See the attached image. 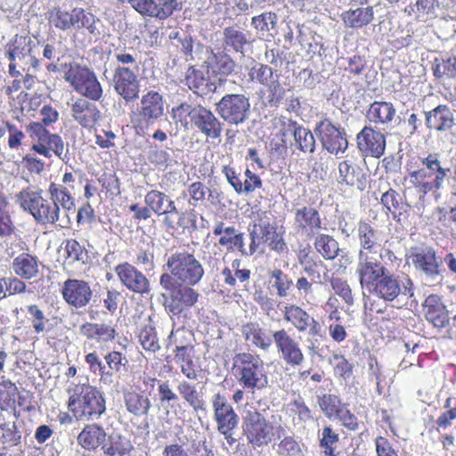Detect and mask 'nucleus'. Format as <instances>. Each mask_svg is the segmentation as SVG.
<instances>
[{
  "instance_id": "1",
  "label": "nucleus",
  "mask_w": 456,
  "mask_h": 456,
  "mask_svg": "<svg viewBox=\"0 0 456 456\" xmlns=\"http://www.w3.org/2000/svg\"><path fill=\"white\" fill-rule=\"evenodd\" d=\"M68 409L77 419L94 420L106 411V402L102 393L89 384H70Z\"/></svg>"
},
{
  "instance_id": "2",
  "label": "nucleus",
  "mask_w": 456,
  "mask_h": 456,
  "mask_svg": "<svg viewBox=\"0 0 456 456\" xmlns=\"http://www.w3.org/2000/svg\"><path fill=\"white\" fill-rule=\"evenodd\" d=\"M166 265L169 273H162L159 278L162 288H171L173 281L197 285L205 274L201 262L186 250L171 254L167 257Z\"/></svg>"
},
{
  "instance_id": "3",
  "label": "nucleus",
  "mask_w": 456,
  "mask_h": 456,
  "mask_svg": "<svg viewBox=\"0 0 456 456\" xmlns=\"http://www.w3.org/2000/svg\"><path fill=\"white\" fill-rule=\"evenodd\" d=\"M18 199L20 207L28 211L38 224L69 228L68 218L61 217L60 208L52 200L44 199L42 191L22 190L18 194Z\"/></svg>"
},
{
  "instance_id": "4",
  "label": "nucleus",
  "mask_w": 456,
  "mask_h": 456,
  "mask_svg": "<svg viewBox=\"0 0 456 456\" xmlns=\"http://www.w3.org/2000/svg\"><path fill=\"white\" fill-rule=\"evenodd\" d=\"M175 111L180 117L190 118L191 124L207 137L217 139L221 136L223 123L208 108L201 104H194L191 102H183L180 103Z\"/></svg>"
},
{
  "instance_id": "5",
  "label": "nucleus",
  "mask_w": 456,
  "mask_h": 456,
  "mask_svg": "<svg viewBox=\"0 0 456 456\" xmlns=\"http://www.w3.org/2000/svg\"><path fill=\"white\" fill-rule=\"evenodd\" d=\"M249 97L244 94H226L216 103V111L228 125L239 126L251 115Z\"/></svg>"
},
{
  "instance_id": "6",
  "label": "nucleus",
  "mask_w": 456,
  "mask_h": 456,
  "mask_svg": "<svg viewBox=\"0 0 456 456\" xmlns=\"http://www.w3.org/2000/svg\"><path fill=\"white\" fill-rule=\"evenodd\" d=\"M375 283L370 293L385 301L406 304L413 297V283L409 278H400L387 272Z\"/></svg>"
},
{
  "instance_id": "7",
  "label": "nucleus",
  "mask_w": 456,
  "mask_h": 456,
  "mask_svg": "<svg viewBox=\"0 0 456 456\" xmlns=\"http://www.w3.org/2000/svg\"><path fill=\"white\" fill-rule=\"evenodd\" d=\"M235 364L240 366V383L243 388L262 389L267 385L263 361L256 355L249 353L237 354L234 357Z\"/></svg>"
},
{
  "instance_id": "8",
  "label": "nucleus",
  "mask_w": 456,
  "mask_h": 456,
  "mask_svg": "<svg viewBox=\"0 0 456 456\" xmlns=\"http://www.w3.org/2000/svg\"><path fill=\"white\" fill-rule=\"evenodd\" d=\"M249 237L251 252H256L262 245H267L277 253H282L287 248L283 237L278 233L277 227L270 224L267 216L254 222L249 228Z\"/></svg>"
},
{
  "instance_id": "9",
  "label": "nucleus",
  "mask_w": 456,
  "mask_h": 456,
  "mask_svg": "<svg viewBox=\"0 0 456 456\" xmlns=\"http://www.w3.org/2000/svg\"><path fill=\"white\" fill-rule=\"evenodd\" d=\"M64 79L69 82L74 90L83 96L98 101L102 95V88L96 76L86 67L78 64H69L65 71Z\"/></svg>"
},
{
  "instance_id": "10",
  "label": "nucleus",
  "mask_w": 456,
  "mask_h": 456,
  "mask_svg": "<svg viewBox=\"0 0 456 456\" xmlns=\"http://www.w3.org/2000/svg\"><path fill=\"white\" fill-rule=\"evenodd\" d=\"M242 432L253 447L269 444L273 436V426L259 411H248L242 417Z\"/></svg>"
},
{
  "instance_id": "11",
  "label": "nucleus",
  "mask_w": 456,
  "mask_h": 456,
  "mask_svg": "<svg viewBox=\"0 0 456 456\" xmlns=\"http://www.w3.org/2000/svg\"><path fill=\"white\" fill-rule=\"evenodd\" d=\"M409 258L416 271H418L428 282L439 283L443 279L442 261L436 256L432 247H417L411 248Z\"/></svg>"
},
{
  "instance_id": "12",
  "label": "nucleus",
  "mask_w": 456,
  "mask_h": 456,
  "mask_svg": "<svg viewBox=\"0 0 456 456\" xmlns=\"http://www.w3.org/2000/svg\"><path fill=\"white\" fill-rule=\"evenodd\" d=\"M314 131L322 148L330 154L337 156L346 151L348 142L345 129L339 125H335L330 118H323L317 122Z\"/></svg>"
},
{
  "instance_id": "13",
  "label": "nucleus",
  "mask_w": 456,
  "mask_h": 456,
  "mask_svg": "<svg viewBox=\"0 0 456 456\" xmlns=\"http://www.w3.org/2000/svg\"><path fill=\"white\" fill-rule=\"evenodd\" d=\"M171 288H163L169 291L168 297L163 294L164 306L167 313L179 315L185 308L193 306L200 294L192 288L194 285L173 281Z\"/></svg>"
},
{
  "instance_id": "14",
  "label": "nucleus",
  "mask_w": 456,
  "mask_h": 456,
  "mask_svg": "<svg viewBox=\"0 0 456 456\" xmlns=\"http://www.w3.org/2000/svg\"><path fill=\"white\" fill-rule=\"evenodd\" d=\"M33 40L28 36L16 35L13 40L6 45V56L11 61H18L22 70L36 71L39 69V61L32 48Z\"/></svg>"
},
{
  "instance_id": "15",
  "label": "nucleus",
  "mask_w": 456,
  "mask_h": 456,
  "mask_svg": "<svg viewBox=\"0 0 456 456\" xmlns=\"http://www.w3.org/2000/svg\"><path fill=\"white\" fill-rule=\"evenodd\" d=\"M379 258L380 255H370L363 250L359 252L356 273L361 286L369 292L388 270L382 265Z\"/></svg>"
},
{
  "instance_id": "16",
  "label": "nucleus",
  "mask_w": 456,
  "mask_h": 456,
  "mask_svg": "<svg viewBox=\"0 0 456 456\" xmlns=\"http://www.w3.org/2000/svg\"><path fill=\"white\" fill-rule=\"evenodd\" d=\"M272 337L281 358L289 366L296 367L305 361L299 344L285 329L272 332Z\"/></svg>"
},
{
  "instance_id": "17",
  "label": "nucleus",
  "mask_w": 456,
  "mask_h": 456,
  "mask_svg": "<svg viewBox=\"0 0 456 456\" xmlns=\"http://www.w3.org/2000/svg\"><path fill=\"white\" fill-rule=\"evenodd\" d=\"M144 201L158 216H164V224L169 228H174L175 220L180 219V213L171 198L166 193L152 190L144 198Z\"/></svg>"
},
{
  "instance_id": "18",
  "label": "nucleus",
  "mask_w": 456,
  "mask_h": 456,
  "mask_svg": "<svg viewBox=\"0 0 456 456\" xmlns=\"http://www.w3.org/2000/svg\"><path fill=\"white\" fill-rule=\"evenodd\" d=\"M61 294L68 305L75 308H83L92 300V305L97 306L96 299L93 298V290L88 282L85 281L68 279L63 283Z\"/></svg>"
},
{
  "instance_id": "19",
  "label": "nucleus",
  "mask_w": 456,
  "mask_h": 456,
  "mask_svg": "<svg viewBox=\"0 0 456 456\" xmlns=\"http://www.w3.org/2000/svg\"><path fill=\"white\" fill-rule=\"evenodd\" d=\"M357 148L362 156L380 158L386 150V137L380 131L365 126L356 135Z\"/></svg>"
},
{
  "instance_id": "20",
  "label": "nucleus",
  "mask_w": 456,
  "mask_h": 456,
  "mask_svg": "<svg viewBox=\"0 0 456 456\" xmlns=\"http://www.w3.org/2000/svg\"><path fill=\"white\" fill-rule=\"evenodd\" d=\"M114 89L126 102H131L139 97L140 85L133 69L118 66L113 75Z\"/></svg>"
},
{
  "instance_id": "21",
  "label": "nucleus",
  "mask_w": 456,
  "mask_h": 456,
  "mask_svg": "<svg viewBox=\"0 0 456 456\" xmlns=\"http://www.w3.org/2000/svg\"><path fill=\"white\" fill-rule=\"evenodd\" d=\"M119 281L131 292L144 295L151 292L148 278L129 263L119 264L115 267Z\"/></svg>"
},
{
  "instance_id": "22",
  "label": "nucleus",
  "mask_w": 456,
  "mask_h": 456,
  "mask_svg": "<svg viewBox=\"0 0 456 456\" xmlns=\"http://www.w3.org/2000/svg\"><path fill=\"white\" fill-rule=\"evenodd\" d=\"M283 318L299 333L307 331L308 335H321L320 322L298 305H285Z\"/></svg>"
},
{
  "instance_id": "23",
  "label": "nucleus",
  "mask_w": 456,
  "mask_h": 456,
  "mask_svg": "<svg viewBox=\"0 0 456 456\" xmlns=\"http://www.w3.org/2000/svg\"><path fill=\"white\" fill-rule=\"evenodd\" d=\"M212 403L218 431L224 436H229L230 431L238 427L239 416L225 397L220 394L214 395Z\"/></svg>"
},
{
  "instance_id": "24",
  "label": "nucleus",
  "mask_w": 456,
  "mask_h": 456,
  "mask_svg": "<svg viewBox=\"0 0 456 456\" xmlns=\"http://www.w3.org/2000/svg\"><path fill=\"white\" fill-rule=\"evenodd\" d=\"M164 115V101L160 94L150 91L142 95L138 113L141 125L151 126Z\"/></svg>"
},
{
  "instance_id": "25",
  "label": "nucleus",
  "mask_w": 456,
  "mask_h": 456,
  "mask_svg": "<svg viewBox=\"0 0 456 456\" xmlns=\"http://www.w3.org/2000/svg\"><path fill=\"white\" fill-rule=\"evenodd\" d=\"M184 80L187 86L200 97L215 93L217 88L210 78L208 66L190 67Z\"/></svg>"
},
{
  "instance_id": "26",
  "label": "nucleus",
  "mask_w": 456,
  "mask_h": 456,
  "mask_svg": "<svg viewBox=\"0 0 456 456\" xmlns=\"http://www.w3.org/2000/svg\"><path fill=\"white\" fill-rule=\"evenodd\" d=\"M396 110L394 105L388 102H374L370 104L366 118L370 122L383 126L384 128H391L393 123L398 119V123L404 121L401 115L395 118Z\"/></svg>"
},
{
  "instance_id": "27",
  "label": "nucleus",
  "mask_w": 456,
  "mask_h": 456,
  "mask_svg": "<svg viewBox=\"0 0 456 456\" xmlns=\"http://www.w3.org/2000/svg\"><path fill=\"white\" fill-rule=\"evenodd\" d=\"M424 307L426 320L436 329L442 330L444 328L450 326L449 312L437 296L431 295L428 297Z\"/></svg>"
},
{
  "instance_id": "28",
  "label": "nucleus",
  "mask_w": 456,
  "mask_h": 456,
  "mask_svg": "<svg viewBox=\"0 0 456 456\" xmlns=\"http://www.w3.org/2000/svg\"><path fill=\"white\" fill-rule=\"evenodd\" d=\"M338 182L362 191L367 186V175L356 164L350 160H343L338 164Z\"/></svg>"
},
{
  "instance_id": "29",
  "label": "nucleus",
  "mask_w": 456,
  "mask_h": 456,
  "mask_svg": "<svg viewBox=\"0 0 456 456\" xmlns=\"http://www.w3.org/2000/svg\"><path fill=\"white\" fill-rule=\"evenodd\" d=\"M254 41L249 31L245 30L237 23L224 28L223 45L224 48L230 47L242 56L245 55V46H250Z\"/></svg>"
},
{
  "instance_id": "30",
  "label": "nucleus",
  "mask_w": 456,
  "mask_h": 456,
  "mask_svg": "<svg viewBox=\"0 0 456 456\" xmlns=\"http://www.w3.org/2000/svg\"><path fill=\"white\" fill-rule=\"evenodd\" d=\"M424 114L428 129L446 132L452 130L455 125L454 114L447 105L440 104L429 111H425Z\"/></svg>"
},
{
  "instance_id": "31",
  "label": "nucleus",
  "mask_w": 456,
  "mask_h": 456,
  "mask_svg": "<svg viewBox=\"0 0 456 456\" xmlns=\"http://www.w3.org/2000/svg\"><path fill=\"white\" fill-rule=\"evenodd\" d=\"M108 435L104 428L98 424H88L82 429L77 436V443L84 449L95 451L100 448L104 451Z\"/></svg>"
},
{
  "instance_id": "32",
  "label": "nucleus",
  "mask_w": 456,
  "mask_h": 456,
  "mask_svg": "<svg viewBox=\"0 0 456 456\" xmlns=\"http://www.w3.org/2000/svg\"><path fill=\"white\" fill-rule=\"evenodd\" d=\"M48 192L52 202L64 211V215L61 217L68 218L69 227L71 225V216L76 212L75 200L69 190L63 184L52 183L49 185Z\"/></svg>"
},
{
  "instance_id": "33",
  "label": "nucleus",
  "mask_w": 456,
  "mask_h": 456,
  "mask_svg": "<svg viewBox=\"0 0 456 456\" xmlns=\"http://www.w3.org/2000/svg\"><path fill=\"white\" fill-rule=\"evenodd\" d=\"M40 265L41 263L36 256L22 252L13 258L11 270L16 276L23 280H31L38 276Z\"/></svg>"
},
{
  "instance_id": "34",
  "label": "nucleus",
  "mask_w": 456,
  "mask_h": 456,
  "mask_svg": "<svg viewBox=\"0 0 456 456\" xmlns=\"http://www.w3.org/2000/svg\"><path fill=\"white\" fill-rule=\"evenodd\" d=\"M73 118L83 127L94 126L101 118V111L94 103L78 99L71 106Z\"/></svg>"
},
{
  "instance_id": "35",
  "label": "nucleus",
  "mask_w": 456,
  "mask_h": 456,
  "mask_svg": "<svg viewBox=\"0 0 456 456\" xmlns=\"http://www.w3.org/2000/svg\"><path fill=\"white\" fill-rule=\"evenodd\" d=\"M206 63L214 74L224 77L231 75L236 67L235 61L226 53L225 48L220 47L211 50Z\"/></svg>"
},
{
  "instance_id": "36",
  "label": "nucleus",
  "mask_w": 456,
  "mask_h": 456,
  "mask_svg": "<svg viewBox=\"0 0 456 456\" xmlns=\"http://www.w3.org/2000/svg\"><path fill=\"white\" fill-rule=\"evenodd\" d=\"M181 8L182 3L178 0H148L142 15L165 20Z\"/></svg>"
},
{
  "instance_id": "37",
  "label": "nucleus",
  "mask_w": 456,
  "mask_h": 456,
  "mask_svg": "<svg viewBox=\"0 0 456 456\" xmlns=\"http://www.w3.org/2000/svg\"><path fill=\"white\" fill-rule=\"evenodd\" d=\"M124 403L127 411L138 418L147 416L152 406L147 395L132 390L124 393Z\"/></svg>"
},
{
  "instance_id": "38",
  "label": "nucleus",
  "mask_w": 456,
  "mask_h": 456,
  "mask_svg": "<svg viewBox=\"0 0 456 456\" xmlns=\"http://www.w3.org/2000/svg\"><path fill=\"white\" fill-rule=\"evenodd\" d=\"M242 335L247 341L264 351H268L273 341V337L256 322L245 324L242 327Z\"/></svg>"
},
{
  "instance_id": "39",
  "label": "nucleus",
  "mask_w": 456,
  "mask_h": 456,
  "mask_svg": "<svg viewBox=\"0 0 456 456\" xmlns=\"http://www.w3.org/2000/svg\"><path fill=\"white\" fill-rule=\"evenodd\" d=\"M374 17L373 8L358 7L342 12L341 18L346 27L351 28H361L371 22Z\"/></svg>"
},
{
  "instance_id": "40",
  "label": "nucleus",
  "mask_w": 456,
  "mask_h": 456,
  "mask_svg": "<svg viewBox=\"0 0 456 456\" xmlns=\"http://www.w3.org/2000/svg\"><path fill=\"white\" fill-rule=\"evenodd\" d=\"M192 351L191 346H176L174 350L175 361L179 363L182 373L189 379H197L198 372L192 360Z\"/></svg>"
},
{
  "instance_id": "41",
  "label": "nucleus",
  "mask_w": 456,
  "mask_h": 456,
  "mask_svg": "<svg viewBox=\"0 0 456 456\" xmlns=\"http://www.w3.org/2000/svg\"><path fill=\"white\" fill-rule=\"evenodd\" d=\"M291 127L296 148L304 153H314L315 151L316 142L311 130L297 125L296 122L292 124Z\"/></svg>"
},
{
  "instance_id": "42",
  "label": "nucleus",
  "mask_w": 456,
  "mask_h": 456,
  "mask_svg": "<svg viewBox=\"0 0 456 456\" xmlns=\"http://www.w3.org/2000/svg\"><path fill=\"white\" fill-rule=\"evenodd\" d=\"M295 224L301 230L310 229L313 232L322 228V221L319 212L311 207H304L295 211Z\"/></svg>"
},
{
  "instance_id": "43",
  "label": "nucleus",
  "mask_w": 456,
  "mask_h": 456,
  "mask_svg": "<svg viewBox=\"0 0 456 456\" xmlns=\"http://www.w3.org/2000/svg\"><path fill=\"white\" fill-rule=\"evenodd\" d=\"M177 391L194 411H206V403L202 398V389L197 391L195 385L183 380L177 385Z\"/></svg>"
},
{
  "instance_id": "44",
  "label": "nucleus",
  "mask_w": 456,
  "mask_h": 456,
  "mask_svg": "<svg viewBox=\"0 0 456 456\" xmlns=\"http://www.w3.org/2000/svg\"><path fill=\"white\" fill-rule=\"evenodd\" d=\"M278 17L275 12H265L251 19V26L256 30L259 37H273L276 32Z\"/></svg>"
},
{
  "instance_id": "45",
  "label": "nucleus",
  "mask_w": 456,
  "mask_h": 456,
  "mask_svg": "<svg viewBox=\"0 0 456 456\" xmlns=\"http://www.w3.org/2000/svg\"><path fill=\"white\" fill-rule=\"evenodd\" d=\"M75 14L76 8H73L71 12H68L61 7H53L47 12L49 22L61 30L75 28Z\"/></svg>"
},
{
  "instance_id": "46",
  "label": "nucleus",
  "mask_w": 456,
  "mask_h": 456,
  "mask_svg": "<svg viewBox=\"0 0 456 456\" xmlns=\"http://www.w3.org/2000/svg\"><path fill=\"white\" fill-rule=\"evenodd\" d=\"M358 237L361 250L366 251L370 255H379L377 248H379V245L377 243L376 232L369 224L364 222L359 224Z\"/></svg>"
},
{
  "instance_id": "47",
  "label": "nucleus",
  "mask_w": 456,
  "mask_h": 456,
  "mask_svg": "<svg viewBox=\"0 0 456 456\" xmlns=\"http://www.w3.org/2000/svg\"><path fill=\"white\" fill-rule=\"evenodd\" d=\"M314 247L327 260H332L338 255V242L328 234H318L314 240Z\"/></svg>"
},
{
  "instance_id": "48",
  "label": "nucleus",
  "mask_w": 456,
  "mask_h": 456,
  "mask_svg": "<svg viewBox=\"0 0 456 456\" xmlns=\"http://www.w3.org/2000/svg\"><path fill=\"white\" fill-rule=\"evenodd\" d=\"M286 95V89L281 86L278 79L272 80L266 86V95L263 100L265 107H278L282 102Z\"/></svg>"
},
{
  "instance_id": "49",
  "label": "nucleus",
  "mask_w": 456,
  "mask_h": 456,
  "mask_svg": "<svg viewBox=\"0 0 456 456\" xmlns=\"http://www.w3.org/2000/svg\"><path fill=\"white\" fill-rule=\"evenodd\" d=\"M65 252L70 264L79 263L85 265L88 262L87 250L76 240L70 239L65 241Z\"/></svg>"
},
{
  "instance_id": "50",
  "label": "nucleus",
  "mask_w": 456,
  "mask_h": 456,
  "mask_svg": "<svg viewBox=\"0 0 456 456\" xmlns=\"http://www.w3.org/2000/svg\"><path fill=\"white\" fill-rule=\"evenodd\" d=\"M380 202L387 209V213H391L394 217L396 216L397 210L406 211L409 205L401 201L399 193L394 189H389L381 196Z\"/></svg>"
},
{
  "instance_id": "51",
  "label": "nucleus",
  "mask_w": 456,
  "mask_h": 456,
  "mask_svg": "<svg viewBox=\"0 0 456 456\" xmlns=\"http://www.w3.org/2000/svg\"><path fill=\"white\" fill-rule=\"evenodd\" d=\"M422 164L427 166L429 170L435 175V188H441L444 179L447 176L448 173L451 172L450 168H444L441 166V162L434 155H428L422 160Z\"/></svg>"
},
{
  "instance_id": "52",
  "label": "nucleus",
  "mask_w": 456,
  "mask_h": 456,
  "mask_svg": "<svg viewBox=\"0 0 456 456\" xmlns=\"http://www.w3.org/2000/svg\"><path fill=\"white\" fill-rule=\"evenodd\" d=\"M138 338L142 346L146 351L155 353L160 348L155 328L151 325L144 326L140 330Z\"/></svg>"
},
{
  "instance_id": "53",
  "label": "nucleus",
  "mask_w": 456,
  "mask_h": 456,
  "mask_svg": "<svg viewBox=\"0 0 456 456\" xmlns=\"http://www.w3.org/2000/svg\"><path fill=\"white\" fill-rule=\"evenodd\" d=\"M129 443L124 442L121 436H108V440L103 451V454L106 456H115L118 454L124 456L129 451Z\"/></svg>"
},
{
  "instance_id": "54",
  "label": "nucleus",
  "mask_w": 456,
  "mask_h": 456,
  "mask_svg": "<svg viewBox=\"0 0 456 456\" xmlns=\"http://www.w3.org/2000/svg\"><path fill=\"white\" fill-rule=\"evenodd\" d=\"M45 142L47 143L50 151H53L60 159L66 164L69 163L70 160L69 144L65 146L60 135L51 134Z\"/></svg>"
},
{
  "instance_id": "55",
  "label": "nucleus",
  "mask_w": 456,
  "mask_h": 456,
  "mask_svg": "<svg viewBox=\"0 0 456 456\" xmlns=\"http://www.w3.org/2000/svg\"><path fill=\"white\" fill-rule=\"evenodd\" d=\"M272 278L274 279L273 287L277 289V295L281 297L288 296L289 290L293 285L292 280L284 273L281 269H274L270 273Z\"/></svg>"
},
{
  "instance_id": "56",
  "label": "nucleus",
  "mask_w": 456,
  "mask_h": 456,
  "mask_svg": "<svg viewBox=\"0 0 456 456\" xmlns=\"http://www.w3.org/2000/svg\"><path fill=\"white\" fill-rule=\"evenodd\" d=\"M338 442V434L330 427H325L322 432L320 446L324 449V454L327 456H338L339 452H335L333 444Z\"/></svg>"
},
{
  "instance_id": "57",
  "label": "nucleus",
  "mask_w": 456,
  "mask_h": 456,
  "mask_svg": "<svg viewBox=\"0 0 456 456\" xmlns=\"http://www.w3.org/2000/svg\"><path fill=\"white\" fill-rule=\"evenodd\" d=\"M0 429L3 431L1 441L4 444L15 446L20 443L21 434L18 430L15 422L3 423L0 425Z\"/></svg>"
},
{
  "instance_id": "58",
  "label": "nucleus",
  "mask_w": 456,
  "mask_h": 456,
  "mask_svg": "<svg viewBox=\"0 0 456 456\" xmlns=\"http://www.w3.org/2000/svg\"><path fill=\"white\" fill-rule=\"evenodd\" d=\"M318 403L323 411V413L330 418L341 409L339 405L341 401L338 396L331 394H324L322 396H319Z\"/></svg>"
},
{
  "instance_id": "59",
  "label": "nucleus",
  "mask_w": 456,
  "mask_h": 456,
  "mask_svg": "<svg viewBox=\"0 0 456 456\" xmlns=\"http://www.w3.org/2000/svg\"><path fill=\"white\" fill-rule=\"evenodd\" d=\"M249 76L252 81L267 86L272 81L273 69L266 64L257 63L251 69Z\"/></svg>"
},
{
  "instance_id": "60",
  "label": "nucleus",
  "mask_w": 456,
  "mask_h": 456,
  "mask_svg": "<svg viewBox=\"0 0 456 456\" xmlns=\"http://www.w3.org/2000/svg\"><path fill=\"white\" fill-rule=\"evenodd\" d=\"M28 313L30 315V322L36 333H42L45 330V323L48 319L45 318V314L37 305H29L28 306Z\"/></svg>"
},
{
  "instance_id": "61",
  "label": "nucleus",
  "mask_w": 456,
  "mask_h": 456,
  "mask_svg": "<svg viewBox=\"0 0 456 456\" xmlns=\"http://www.w3.org/2000/svg\"><path fill=\"white\" fill-rule=\"evenodd\" d=\"M86 28L90 33H94L96 27L94 25V17L91 13H86L82 8H76L75 29Z\"/></svg>"
},
{
  "instance_id": "62",
  "label": "nucleus",
  "mask_w": 456,
  "mask_h": 456,
  "mask_svg": "<svg viewBox=\"0 0 456 456\" xmlns=\"http://www.w3.org/2000/svg\"><path fill=\"white\" fill-rule=\"evenodd\" d=\"M17 395H19L18 387L11 380H3L0 383V400L11 405L15 403Z\"/></svg>"
},
{
  "instance_id": "63",
  "label": "nucleus",
  "mask_w": 456,
  "mask_h": 456,
  "mask_svg": "<svg viewBox=\"0 0 456 456\" xmlns=\"http://www.w3.org/2000/svg\"><path fill=\"white\" fill-rule=\"evenodd\" d=\"M222 173L225 175L227 182L238 194L244 193L243 182L240 177V173H237L236 170L230 166H224Z\"/></svg>"
},
{
  "instance_id": "64",
  "label": "nucleus",
  "mask_w": 456,
  "mask_h": 456,
  "mask_svg": "<svg viewBox=\"0 0 456 456\" xmlns=\"http://www.w3.org/2000/svg\"><path fill=\"white\" fill-rule=\"evenodd\" d=\"M434 74L438 77L442 76L454 77L456 76V57L443 60L442 63L438 64L435 69Z\"/></svg>"
}]
</instances>
